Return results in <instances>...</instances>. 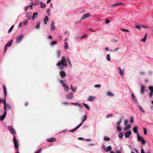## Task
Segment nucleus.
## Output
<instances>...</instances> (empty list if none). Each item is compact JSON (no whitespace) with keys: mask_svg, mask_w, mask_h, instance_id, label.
<instances>
[{"mask_svg":"<svg viewBox=\"0 0 153 153\" xmlns=\"http://www.w3.org/2000/svg\"><path fill=\"white\" fill-rule=\"evenodd\" d=\"M67 64L66 61L65 57L64 56H63L62 60L59 61L56 64V65L60 70L63 69L64 67H67Z\"/></svg>","mask_w":153,"mask_h":153,"instance_id":"f257e3e1","label":"nucleus"},{"mask_svg":"<svg viewBox=\"0 0 153 153\" xmlns=\"http://www.w3.org/2000/svg\"><path fill=\"white\" fill-rule=\"evenodd\" d=\"M4 105V109L5 111L9 110L11 108L10 105L8 104H6V100L5 98L2 102Z\"/></svg>","mask_w":153,"mask_h":153,"instance_id":"f03ea898","label":"nucleus"},{"mask_svg":"<svg viewBox=\"0 0 153 153\" xmlns=\"http://www.w3.org/2000/svg\"><path fill=\"white\" fill-rule=\"evenodd\" d=\"M137 139L139 141L141 142V143L143 145H144L146 143V142L145 140L143 139V137H141L138 134L137 135Z\"/></svg>","mask_w":153,"mask_h":153,"instance_id":"7ed1b4c3","label":"nucleus"},{"mask_svg":"<svg viewBox=\"0 0 153 153\" xmlns=\"http://www.w3.org/2000/svg\"><path fill=\"white\" fill-rule=\"evenodd\" d=\"M13 142L14 143V145L15 148L16 149H17V150L18 149V141L16 140V138L15 136H14L13 138Z\"/></svg>","mask_w":153,"mask_h":153,"instance_id":"20e7f679","label":"nucleus"},{"mask_svg":"<svg viewBox=\"0 0 153 153\" xmlns=\"http://www.w3.org/2000/svg\"><path fill=\"white\" fill-rule=\"evenodd\" d=\"M9 131L11 133L13 134H15L16 133V131L12 126H8L7 127Z\"/></svg>","mask_w":153,"mask_h":153,"instance_id":"39448f33","label":"nucleus"},{"mask_svg":"<svg viewBox=\"0 0 153 153\" xmlns=\"http://www.w3.org/2000/svg\"><path fill=\"white\" fill-rule=\"evenodd\" d=\"M90 16V13H87L83 15V16L81 18V20L86 19L88 18Z\"/></svg>","mask_w":153,"mask_h":153,"instance_id":"423d86ee","label":"nucleus"},{"mask_svg":"<svg viewBox=\"0 0 153 153\" xmlns=\"http://www.w3.org/2000/svg\"><path fill=\"white\" fill-rule=\"evenodd\" d=\"M66 97L68 99L70 100L73 97V96L72 93H68L66 96Z\"/></svg>","mask_w":153,"mask_h":153,"instance_id":"0eeeda50","label":"nucleus"},{"mask_svg":"<svg viewBox=\"0 0 153 153\" xmlns=\"http://www.w3.org/2000/svg\"><path fill=\"white\" fill-rule=\"evenodd\" d=\"M23 35H21L17 36L16 39V42L17 43H19L20 42L22 39H23Z\"/></svg>","mask_w":153,"mask_h":153,"instance_id":"6e6552de","label":"nucleus"},{"mask_svg":"<svg viewBox=\"0 0 153 153\" xmlns=\"http://www.w3.org/2000/svg\"><path fill=\"white\" fill-rule=\"evenodd\" d=\"M82 122H81L77 126L73 129L70 130L69 131L70 132H74L75 130L78 129L82 125Z\"/></svg>","mask_w":153,"mask_h":153,"instance_id":"1a4fd4ad","label":"nucleus"},{"mask_svg":"<svg viewBox=\"0 0 153 153\" xmlns=\"http://www.w3.org/2000/svg\"><path fill=\"white\" fill-rule=\"evenodd\" d=\"M103 147L105 148V151L107 152H108L111 150V147L110 146H108L106 149L105 147V146L104 145L103 146Z\"/></svg>","mask_w":153,"mask_h":153,"instance_id":"9d476101","label":"nucleus"},{"mask_svg":"<svg viewBox=\"0 0 153 153\" xmlns=\"http://www.w3.org/2000/svg\"><path fill=\"white\" fill-rule=\"evenodd\" d=\"M60 75L62 78H64L66 76V73L64 71H62L60 72Z\"/></svg>","mask_w":153,"mask_h":153,"instance_id":"9b49d317","label":"nucleus"},{"mask_svg":"<svg viewBox=\"0 0 153 153\" xmlns=\"http://www.w3.org/2000/svg\"><path fill=\"white\" fill-rule=\"evenodd\" d=\"M118 70L119 74L120 76H122L124 74V73L122 71L121 69V68L118 67Z\"/></svg>","mask_w":153,"mask_h":153,"instance_id":"f8f14e48","label":"nucleus"},{"mask_svg":"<svg viewBox=\"0 0 153 153\" xmlns=\"http://www.w3.org/2000/svg\"><path fill=\"white\" fill-rule=\"evenodd\" d=\"M131 133V131H127L125 134V136L126 138H128L130 134Z\"/></svg>","mask_w":153,"mask_h":153,"instance_id":"ddd939ff","label":"nucleus"},{"mask_svg":"<svg viewBox=\"0 0 153 153\" xmlns=\"http://www.w3.org/2000/svg\"><path fill=\"white\" fill-rule=\"evenodd\" d=\"M131 98L133 101L135 102H137V100L136 99L135 96L133 93H132L131 94Z\"/></svg>","mask_w":153,"mask_h":153,"instance_id":"4468645a","label":"nucleus"},{"mask_svg":"<svg viewBox=\"0 0 153 153\" xmlns=\"http://www.w3.org/2000/svg\"><path fill=\"white\" fill-rule=\"evenodd\" d=\"M95 97H93L92 96H90L89 97V98L88 99V100L89 101H92L94 100L95 99Z\"/></svg>","mask_w":153,"mask_h":153,"instance_id":"2eb2a0df","label":"nucleus"},{"mask_svg":"<svg viewBox=\"0 0 153 153\" xmlns=\"http://www.w3.org/2000/svg\"><path fill=\"white\" fill-rule=\"evenodd\" d=\"M63 87H64V89L66 91H68L69 89V88L66 84H65Z\"/></svg>","mask_w":153,"mask_h":153,"instance_id":"dca6fc26","label":"nucleus"},{"mask_svg":"<svg viewBox=\"0 0 153 153\" xmlns=\"http://www.w3.org/2000/svg\"><path fill=\"white\" fill-rule=\"evenodd\" d=\"M38 16V13L37 12H35L33 14V15L32 16V19L33 20L34 19L36 18Z\"/></svg>","mask_w":153,"mask_h":153,"instance_id":"f3484780","label":"nucleus"},{"mask_svg":"<svg viewBox=\"0 0 153 153\" xmlns=\"http://www.w3.org/2000/svg\"><path fill=\"white\" fill-rule=\"evenodd\" d=\"M56 140L55 138L52 137L51 138H49L47 140V141L49 142H55L56 141Z\"/></svg>","mask_w":153,"mask_h":153,"instance_id":"a211bd4d","label":"nucleus"},{"mask_svg":"<svg viewBox=\"0 0 153 153\" xmlns=\"http://www.w3.org/2000/svg\"><path fill=\"white\" fill-rule=\"evenodd\" d=\"M13 41L11 40L9 41L8 43L5 45V46L7 47H10L13 43Z\"/></svg>","mask_w":153,"mask_h":153,"instance_id":"6ab92c4d","label":"nucleus"},{"mask_svg":"<svg viewBox=\"0 0 153 153\" xmlns=\"http://www.w3.org/2000/svg\"><path fill=\"white\" fill-rule=\"evenodd\" d=\"M145 88V87L143 85H141V93L142 94H143L144 92Z\"/></svg>","mask_w":153,"mask_h":153,"instance_id":"aec40b11","label":"nucleus"},{"mask_svg":"<svg viewBox=\"0 0 153 153\" xmlns=\"http://www.w3.org/2000/svg\"><path fill=\"white\" fill-rule=\"evenodd\" d=\"M3 87L4 89V96L5 97H6V94H7V91H6V88L5 86L4 85H3Z\"/></svg>","mask_w":153,"mask_h":153,"instance_id":"412c9836","label":"nucleus"},{"mask_svg":"<svg viewBox=\"0 0 153 153\" xmlns=\"http://www.w3.org/2000/svg\"><path fill=\"white\" fill-rule=\"evenodd\" d=\"M55 27L54 26V23L53 22H52V23L51 24V29L53 31L54 30Z\"/></svg>","mask_w":153,"mask_h":153,"instance_id":"4be33fe9","label":"nucleus"},{"mask_svg":"<svg viewBox=\"0 0 153 153\" xmlns=\"http://www.w3.org/2000/svg\"><path fill=\"white\" fill-rule=\"evenodd\" d=\"M106 94L110 97H113L114 96V94L110 91L107 92Z\"/></svg>","mask_w":153,"mask_h":153,"instance_id":"5701e85b","label":"nucleus"},{"mask_svg":"<svg viewBox=\"0 0 153 153\" xmlns=\"http://www.w3.org/2000/svg\"><path fill=\"white\" fill-rule=\"evenodd\" d=\"M48 18L47 16H46L45 17V18L44 20V23L45 24H47V22L48 21Z\"/></svg>","mask_w":153,"mask_h":153,"instance_id":"b1692460","label":"nucleus"},{"mask_svg":"<svg viewBox=\"0 0 153 153\" xmlns=\"http://www.w3.org/2000/svg\"><path fill=\"white\" fill-rule=\"evenodd\" d=\"M71 105H77L79 107H82V106L80 105V104H79L77 103H73V102H72L71 103Z\"/></svg>","mask_w":153,"mask_h":153,"instance_id":"393cba45","label":"nucleus"},{"mask_svg":"<svg viewBox=\"0 0 153 153\" xmlns=\"http://www.w3.org/2000/svg\"><path fill=\"white\" fill-rule=\"evenodd\" d=\"M31 13H27V17L28 18V19H31Z\"/></svg>","mask_w":153,"mask_h":153,"instance_id":"a878e982","label":"nucleus"},{"mask_svg":"<svg viewBox=\"0 0 153 153\" xmlns=\"http://www.w3.org/2000/svg\"><path fill=\"white\" fill-rule=\"evenodd\" d=\"M131 127V125H128L126 126L124 128V130L125 131H126V130L128 129Z\"/></svg>","mask_w":153,"mask_h":153,"instance_id":"bb28decb","label":"nucleus"},{"mask_svg":"<svg viewBox=\"0 0 153 153\" xmlns=\"http://www.w3.org/2000/svg\"><path fill=\"white\" fill-rule=\"evenodd\" d=\"M147 35V34L146 33L145 35L144 38L143 39H141V40L143 42H145L146 41V39Z\"/></svg>","mask_w":153,"mask_h":153,"instance_id":"cd10ccee","label":"nucleus"},{"mask_svg":"<svg viewBox=\"0 0 153 153\" xmlns=\"http://www.w3.org/2000/svg\"><path fill=\"white\" fill-rule=\"evenodd\" d=\"M40 3L41 4V6H40L42 8H44L45 7H46V5L44 3L42 2H41Z\"/></svg>","mask_w":153,"mask_h":153,"instance_id":"c85d7f7f","label":"nucleus"},{"mask_svg":"<svg viewBox=\"0 0 153 153\" xmlns=\"http://www.w3.org/2000/svg\"><path fill=\"white\" fill-rule=\"evenodd\" d=\"M122 120V118H121V119H120V120L117 122V126H119V125H120Z\"/></svg>","mask_w":153,"mask_h":153,"instance_id":"c756f323","label":"nucleus"},{"mask_svg":"<svg viewBox=\"0 0 153 153\" xmlns=\"http://www.w3.org/2000/svg\"><path fill=\"white\" fill-rule=\"evenodd\" d=\"M133 131L135 133H136L137 132V127H134L133 128Z\"/></svg>","mask_w":153,"mask_h":153,"instance_id":"7c9ffc66","label":"nucleus"},{"mask_svg":"<svg viewBox=\"0 0 153 153\" xmlns=\"http://www.w3.org/2000/svg\"><path fill=\"white\" fill-rule=\"evenodd\" d=\"M71 90L73 91V92H75L76 90V87H75L74 88H73L72 87V85H71Z\"/></svg>","mask_w":153,"mask_h":153,"instance_id":"2f4dec72","label":"nucleus"},{"mask_svg":"<svg viewBox=\"0 0 153 153\" xmlns=\"http://www.w3.org/2000/svg\"><path fill=\"white\" fill-rule=\"evenodd\" d=\"M86 118V115H85L83 116V117L82 118V123L85 120Z\"/></svg>","mask_w":153,"mask_h":153,"instance_id":"473e14b6","label":"nucleus"},{"mask_svg":"<svg viewBox=\"0 0 153 153\" xmlns=\"http://www.w3.org/2000/svg\"><path fill=\"white\" fill-rule=\"evenodd\" d=\"M123 134L122 132H120L119 133L118 137L120 138H122L123 136Z\"/></svg>","mask_w":153,"mask_h":153,"instance_id":"72a5a7b5","label":"nucleus"},{"mask_svg":"<svg viewBox=\"0 0 153 153\" xmlns=\"http://www.w3.org/2000/svg\"><path fill=\"white\" fill-rule=\"evenodd\" d=\"M138 107L139 109L140 110V111H142L143 113H145V111L143 110L142 108L140 106H138Z\"/></svg>","mask_w":153,"mask_h":153,"instance_id":"f704fd0d","label":"nucleus"},{"mask_svg":"<svg viewBox=\"0 0 153 153\" xmlns=\"http://www.w3.org/2000/svg\"><path fill=\"white\" fill-rule=\"evenodd\" d=\"M104 140L106 141H108L110 140V138L107 137H105L104 138Z\"/></svg>","mask_w":153,"mask_h":153,"instance_id":"c9c22d12","label":"nucleus"},{"mask_svg":"<svg viewBox=\"0 0 153 153\" xmlns=\"http://www.w3.org/2000/svg\"><path fill=\"white\" fill-rule=\"evenodd\" d=\"M83 105L85 107H86V108L88 110H89L90 109V108L89 106L86 104L83 103Z\"/></svg>","mask_w":153,"mask_h":153,"instance_id":"e433bc0d","label":"nucleus"},{"mask_svg":"<svg viewBox=\"0 0 153 153\" xmlns=\"http://www.w3.org/2000/svg\"><path fill=\"white\" fill-rule=\"evenodd\" d=\"M149 89L150 91V92H153V87L152 86H150L149 87Z\"/></svg>","mask_w":153,"mask_h":153,"instance_id":"4c0bfd02","label":"nucleus"},{"mask_svg":"<svg viewBox=\"0 0 153 153\" xmlns=\"http://www.w3.org/2000/svg\"><path fill=\"white\" fill-rule=\"evenodd\" d=\"M14 25H12V26L8 30V32L10 33V32L12 30L13 27H14Z\"/></svg>","mask_w":153,"mask_h":153,"instance_id":"58836bf2","label":"nucleus"},{"mask_svg":"<svg viewBox=\"0 0 153 153\" xmlns=\"http://www.w3.org/2000/svg\"><path fill=\"white\" fill-rule=\"evenodd\" d=\"M57 44V42L56 41H53L51 42V45H53L54 44Z\"/></svg>","mask_w":153,"mask_h":153,"instance_id":"ea45409f","label":"nucleus"},{"mask_svg":"<svg viewBox=\"0 0 153 153\" xmlns=\"http://www.w3.org/2000/svg\"><path fill=\"white\" fill-rule=\"evenodd\" d=\"M110 54H108L107 55L106 58L108 61H110L111 60V59L110 57Z\"/></svg>","mask_w":153,"mask_h":153,"instance_id":"a19ab883","label":"nucleus"},{"mask_svg":"<svg viewBox=\"0 0 153 153\" xmlns=\"http://www.w3.org/2000/svg\"><path fill=\"white\" fill-rule=\"evenodd\" d=\"M143 129L144 134L145 135H146L147 134V130L145 128H143Z\"/></svg>","mask_w":153,"mask_h":153,"instance_id":"79ce46f5","label":"nucleus"},{"mask_svg":"<svg viewBox=\"0 0 153 153\" xmlns=\"http://www.w3.org/2000/svg\"><path fill=\"white\" fill-rule=\"evenodd\" d=\"M86 34H85L84 35H83L82 36V37H79L76 38V39H82L85 36H86Z\"/></svg>","mask_w":153,"mask_h":153,"instance_id":"37998d69","label":"nucleus"},{"mask_svg":"<svg viewBox=\"0 0 153 153\" xmlns=\"http://www.w3.org/2000/svg\"><path fill=\"white\" fill-rule=\"evenodd\" d=\"M60 53H61V52L60 51H57L56 53H57V56L58 57H59V56H60Z\"/></svg>","mask_w":153,"mask_h":153,"instance_id":"c03bdc74","label":"nucleus"},{"mask_svg":"<svg viewBox=\"0 0 153 153\" xmlns=\"http://www.w3.org/2000/svg\"><path fill=\"white\" fill-rule=\"evenodd\" d=\"M5 117L3 116V115L0 116V120H3Z\"/></svg>","mask_w":153,"mask_h":153,"instance_id":"a18cd8bd","label":"nucleus"},{"mask_svg":"<svg viewBox=\"0 0 153 153\" xmlns=\"http://www.w3.org/2000/svg\"><path fill=\"white\" fill-rule=\"evenodd\" d=\"M117 131H120L121 130V129L119 126H117Z\"/></svg>","mask_w":153,"mask_h":153,"instance_id":"49530a36","label":"nucleus"},{"mask_svg":"<svg viewBox=\"0 0 153 153\" xmlns=\"http://www.w3.org/2000/svg\"><path fill=\"white\" fill-rule=\"evenodd\" d=\"M67 60L68 62V63H69V65H70V66H71V62H70V61L69 59V58H67Z\"/></svg>","mask_w":153,"mask_h":153,"instance_id":"de8ad7c7","label":"nucleus"},{"mask_svg":"<svg viewBox=\"0 0 153 153\" xmlns=\"http://www.w3.org/2000/svg\"><path fill=\"white\" fill-rule=\"evenodd\" d=\"M128 123V120H124V125H126Z\"/></svg>","mask_w":153,"mask_h":153,"instance_id":"09e8293b","label":"nucleus"},{"mask_svg":"<svg viewBox=\"0 0 153 153\" xmlns=\"http://www.w3.org/2000/svg\"><path fill=\"white\" fill-rule=\"evenodd\" d=\"M62 104L64 105H69V103L68 102H62Z\"/></svg>","mask_w":153,"mask_h":153,"instance_id":"8fccbe9b","label":"nucleus"},{"mask_svg":"<svg viewBox=\"0 0 153 153\" xmlns=\"http://www.w3.org/2000/svg\"><path fill=\"white\" fill-rule=\"evenodd\" d=\"M117 3V5H123V4L122 2Z\"/></svg>","mask_w":153,"mask_h":153,"instance_id":"3c124183","label":"nucleus"},{"mask_svg":"<svg viewBox=\"0 0 153 153\" xmlns=\"http://www.w3.org/2000/svg\"><path fill=\"white\" fill-rule=\"evenodd\" d=\"M134 121V119L132 117H131L130 118V122L131 123H133Z\"/></svg>","mask_w":153,"mask_h":153,"instance_id":"603ef678","label":"nucleus"},{"mask_svg":"<svg viewBox=\"0 0 153 153\" xmlns=\"http://www.w3.org/2000/svg\"><path fill=\"white\" fill-rule=\"evenodd\" d=\"M60 82L62 84V86L65 84H64L63 81L62 80H60Z\"/></svg>","mask_w":153,"mask_h":153,"instance_id":"864d4df0","label":"nucleus"},{"mask_svg":"<svg viewBox=\"0 0 153 153\" xmlns=\"http://www.w3.org/2000/svg\"><path fill=\"white\" fill-rule=\"evenodd\" d=\"M68 47V46L67 44L66 43H65V47H64L65 48V49H66Z\"/></svg>","mask_w":153,"mask_h":153,"instance_id":"5fc2aeb1","label":"nucleus"},{"mask_svg":"<svg viewBox=\"0 0 153 153\" xmlns=\"http://www.w3.org/2000/svg\"><path fill=\"white\" fill-rule=\"evenodd\" d=\"M40 24H38L36 26V29H38V28H39V27H40Z\"/></svg>","mask_w":153,"mask_h":153,"instance_id":"6e6d98bb","label":"nucleus"},{"mask_svg":"<svg viewBox=\"0 0 153 153\" xmlns=\"http://www.w3.org/2000/svg\"><path fill=\"white\" fill-rule=\"evenodd\" d=\"M153 94V92H150V93L149 94V96L150 97H152Z\"/></svg>","mask_w":153,"mask_h":153,"instance_id":"4d7b16f0","label":"nucleus"},{"mask_svg":"<svg viewBox=\"0 0 153 153\" xmlns=\"http://www.w3.org/2000/svg\"><path fill=\"white\" fill-rule=\"evenodd\" d=\"M101 87V85H100L97 84L96 85L94 86V87L95 88H97V87Z\"/></svg>","mask_w":153,"mask_h":153,"instance_id":"13d9d810","label":"nucleus"},{"mask_svg":"<svg viewBox=\"0 0 153 153\" xmlns=\"http://www.w3.org/2000/svg\"><path fill=\"white\" fill-rule=\"evenodd\" d=\"M140 74L142 75H143L145 74V73L144 71H141L139 73Z\"/></svg>","mask_w":153,"mask_h":153,"instance_id":"bf43d9fd","label":"nucleus"},{"mask_svg":"<svg viewBox=\"0 0 153 153\" xmlns=\"http://www.w3.org/2000/svg\"><path fill=\"white\" fill-rule=\"evenodd\" d=\"M39 4V2L38 1H35L34 5H37Z\"/></svg>","mask_w":153,"mask_h":153,"instance_id":"052dcab7","label":"nucleus"},{"mask_svg":"<svg viewBox=\"0 0 153 153\" xmlns=\"http://www.w3.org/2000/svg\"><path fill=\"white\" fill-rule=\"evenodd\" d=\"M78 139L80 140H85V139L84 138L82 137H79L78 138Z\"/></svg>","mask_w":153,"mask_h":153,"instance_id":"680f3d73","label":"nucleus"},{"mask_svg":"<svg viewBox=\"0 0 153 153\" xmlns=\"http://www.w3.org/2000/svg\"><path fill=\"white\" fill-rule=\"evenodd\" d=\"M27 22V21H24L23 22V24L25 25H26Z\"/></svg>","mask_w":153,"mask_h":153,"instance_id":"e2e57ef3","label":"nucleus"},{"mask_svg":"<svg viewBox=\"0 0 153 153\" xmlns=\"http://www.w3.org/2000/svg\"><path fill=\"white\" fill-rule=\"evenodd\" d=\"M4 111V113L3 115V116L4 117H5L6 114V111Z\"/></svg>","mask_w":153,"mask_h":153,"instance_id":"0e129e2a","label":"nucleus"},{"mask_svg":"<svg viewBox=\"0 0 153 153\" xmlns=\"http://www.w3.org/2000/svg\"><path fill=\"white\" fill-rule=\"evenodd\" d=\"M110 6L111 7H113V6H117V3H115V4H111L110 5Z\"/></svg>","mask_w":153,"mask_h":153,"instance_id":"69168bd1","label":"nucleus"},{"mask_svg":"<svg viewBox=\"0 0 153 153\" xmlns=\"http://www.w3.org/2000/svg\"><path fill=\"white\" fill-rule=\"evenodd\" d=\"M110 117H112V115L111 114H108L106 116V118H108Z\"/></svg>","mask_w":153,"mask_h":153,"instance_id":"338daca9","label":"nucleus"},{"mask_svg":"<svg viewBox=\"0 0 153 153\" xmlns=\"http://www.w3.org/2000/svg\"><path fill=\"white\" fill-rule=\"evenodd\" d=\"M110 22V20H106L105 21V22L106 24H108Z\"/></svg>","mask_w":153,"mask_h":153,"instance_id":"774afa93","label":"nucleus"}]
</instances>
